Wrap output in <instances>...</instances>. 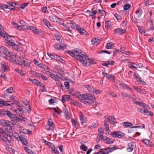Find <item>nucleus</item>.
I'll list each match as a JSON object with an SVG mask.
<instances>
[{"label":"nucleus","mask_w":154,"mask_h":154,"mask_svg":"<svg viewBox=\"0 0 154 154\" xmlns=\"http://www.w3.org/2000/svg\"><path fill=\"white\" fill-rule=\"evenodd\" d=\"M111 135L113 137L121 138L124 136L125 134L121 132L114 131L111 134Z\"/></svg>","instance_id":"obj_6"},{"label":"nucleus","mask_w":154,"mask_h":154,"mask_svg":"<svg viewBox=\"0 0 154 154\" xmlns=\"http://www.w3.org/2000/svg\"><path fill=\"white\" fill-rule=\"evenodd\" d=\"M22 26H26L27 29L31 30L35 34L40 35L41 37H43L45 34L43 31L40 29H37L36 28L33 26H27L26 25V23L23 20H21L19 22Z\"/></svg>","instance_id":"obj_2"},{"label":"nucleus","mask_w":154,"mask_h":154,"mask_svg":"<svg viewBox=\"0 0 154 154\" xmlns=\"http://www.w3.org/2000/svg\"><path fill=\"white\" fill-rule=\"evenodd\" d=\"M85 86L90 92L93 93L94 92V88L89 85H85Z\"/></svg>","instance_id":"obj_25"},{"label":"nucleus","mask_w":154,"mask_h":154,"mask_svg":"<svg viewBox=\"0 0 154 154\" xmlns=\"http://www.w3.org/2000/svg\"><path fill=\"white\" fill-rule=\"evenodd\" d=\"M72 123L73 125H74L76 128H78L79 127V125L78 122L76 121L75 120H72Z\"/></svg>","instance_id":"obj_38"},{"label":"nucleus","mask_w":154,"mask_h":154,"mask_svg":"<svg viewBox=\"0 0 154 154\" xmlns=\"http://www.w3.org/2000/svg\"><path fill=\"white\" fill-rule=\"evenodd\" d=\"M98 13L99 14L102 16L106 14V12L104 10L99 9L98 10Z\"/></svg>","instance_id":"obj_54"},{"label":"nucleus","mask_w":154,"mask_h":154,"mask_svg":"<svg viewBox=\"0 0 154 154\" xmlns=\"http://www.w3.org/2000/svg\"><path fill=\"white\" fill-rule=\"evenodd\" d=\"M102 74L108 79L112 81L114 80V76L113 75H109L104 72H102Z\"/></svg>","instance_id":"obj_12"},{"label":"nucleus","mask_w":154,"mask_h":154,"mask_svg":"<svg viewBox=\"0 0 154 154\" xmlns=\"http://www.w3.org/2000/svg\"><path fill=\"white\" fill-rule=\"evenodd\" d=\"M80 120L82 125L84 126H85L86 125V119L84 115L80 112L79 115Z\"/></svg>","instance_id":"obj_7"},{"label":"nucleus","mask_w":154,"mask_h":154,"mask_svg":"<svg viewBox=\"0 0 154 154\" xmlns=\"http://www.w3.org/2000/svg\"><path fill=\"white\" fill-rule=\"evenodd\" d=\"M24 104L27 106L26 107L27 109L26 108V110L28 112L29 111H30V106L29 105V102L26 100H25L23 102Z\"/></svg>","instance_id":"obj_39"},{"label":"nucleus","mask_w":154,"mask_h":154,"mask_svg":"<svg viewBox=\"0 0 154 154\" xmlns=\"http://www.w3.org/2000/svg\"><path fill=\"white\" fill-rule=\"evenodd\" d=\"M67 45L66 44H63L60 45L56 43L54 45V47L56 49L63 50L65 49Z\"/></svg>","instance_id":"obj_10"},{"label":"nucleus","mask_w":154,"mask_h":154,"mask_svg":"<svg viewBox=\"0 0 154 154\" xmlns=\"http://www.w3.org/2000/svg\"><path fill=\"white\" fill-rule=\"evenodd\" d=\"M67 53L70 55L71 56H72L74 58H78L79 59L81 60V59H82L83 58L82 57H79L78 55H75V53L72 52L70 51H67Z\"/></svg>","instance_id":"obj_16"},{"label":"nucleus","mask_w":154,"mask_h":154,"mask_svg":"<svg viewBox=\"0 0 154 154\" xmlns=\"http://www.w3.org/2000/svg\"><path fill=\"white\" fill-rule=\"evenodd\" d=\"M2 105L5 106H11L13 104L10 100L5 101L4 100H0V106H1Z\"/></svg>","instance_id":"obj_13"},{"label":"nucleus","mask_w":154,"mask_h":154,"mask_svg":"<svg viewBox=\"0 0 154 154\" xmlns=\"http://www.w3.org/2000/svg\"><path fill=\"white\" fill-rule=\"evenodd\" d=\"M135 104L139 105L140 106L144 108L146 107V105L144 103L141 101H135Z\"/></svg>","instance_id":"obj_29"},{"label":"nucleus","mask_w":154,"mask_h":154,"mask_svg":"<svg viewBox=\"0 0 154 154\" xmlns=\"http://www.w3.org/2000/svg\"><path fill=\"white\" fill-rule=\"evenodd\" d=\"M38 66L39 67L47 70H48L49 69V68L48 66L42 63H40L39 64H38Z\"/></svg>","instance_id":"obj_32"},{"label":"nucleus","mask_w":154,"mask_h":154,"mask_svg":"<svg viewBox=\"0 0 154 154\" xmlns=\"http://www.w3.org/2000/svg\"><path fill=\"white\" fill-rule=\"evenodd\" d=\"M7 130L8 131V132H12V127L10 125H8V126H7Z\"/></svg>","instance_id":"obj_61"},{"label":"nucleus","mask_w":154,"mask_h":154,"mask_svg":"<svg viewBox=\"0 0 154 154\" xmlns=\"http://www.w3.org/2000/svg\"><path fill=\"white\" fill-rule=\"evenodd\" d=\"M17 55L16 54L12 52H10L9 53L8 56L9 57H11L12 58H16V57Z\"/></svg>","instance_id":"obj_50"},{"label":"nucleus","mask_w":154,"mask_h":154,"mask_svg":"<svg viewBox=\"0 0 154 154\" xmlns=\"http://www.w3.org/2000/svg\"><path fill=\"white\" fill-rule=\"evenodd\" d=\"M20 141L23 143V144H24L25 146L27 145L28 144L27 141L26 139L21 137V138H20Z\"/></svg>","instance_id":"obj_30"},{"label":"nucleus","mask_w":154,"mask_h":154,"mask_svg":"<svg viewBox=\"0 0 154 154\" xmlns=\"http://www.w3.org/2000/svg\"><path fill=\"white\" fill-rule=\"evenodd\" d=\"M50 77L56 81H57V79L56 78L55 74L51 73Z\"/></svg>","instance_id":"obj_60"},{"label":"nucleus","mask_w":154,"mask_h":154,"mask_svg":"<svg viewBox=\"0 0 154 154\" xmlns=\"http://www.w3.org/2000/svg\"><path fill=\"white\" fill-rule=\"evenodd\" d=\"M106 116H105V118H106L108 121L110 122L111 124L115 125L117 123V122L116 121V119L114 117V116H107V117H106Z\"/></svg>","instance_id":"obj_8"},{"label":"nucleus","mask_w":154,"mask_h":154,"mask_svg":"<svg viewBox=\"0 0 154 154\" xmlns=\"http://www.w3.org/2000/svg\"><path fill=\"white\" fill-rule=\"evenodd\" d=\"M115 149V148L114 147H107V148L105 149V150L106 152H111L113 151V150Z\"/></svg>","instance_id":"obj_41"},{"label":"nucleus","mask_w":154,"mask_h":154,"mask_svg":"<svg viewBox=\"0 0 154 154\" xmlns=\"http://www.w3.org/2000/svg\"><path fill=\"white\" fill-rule=\"evenodd\" d=\"M25 150L29 154H36L35 153L32 151L29 148L25 147L24 148Z\"/></svg>","instance_id":"obj_44"},{"label":"nucleus","mask_w":154,"mask_h":154,"mask_svg":"<svg viewBox=\"0 0 154 154\" xmlns=\"http://www.w3.org/2000/svg\"><path fill=\"white\" fill-rule=\"evenodd\" d=\"M43 20L48 27V26H50V24L49 22L46 19L44 18L43 19Z\"/></svg>","instance_id":"obj_52"},{"label":"nucleus","mask_w":154,"mask_h":154,"mask_svg":"<svg viewBox=\"0 0 154 154\" xmlns=\"http://www.w3.org/2000/svg\"><path fill=\"white\" fill-rule=\"evenodd\" d=\"M135 65H136V66H135V69L139 71H142L143 68V65L142 64L138 63H135Z\"/></svg>","instance_id":"obj_19"},{"label":"nucleus","mask_w":154,"mask_h":154,"mask_svg":"<svg viewBox=\"0 0 154 154\" xmlns=\"http://www.w3.org/2000/svg\"><path fill=\"white\" fill-rule=\"evenodd\" d=\"M76 29L82 35H87L88 34V33L86 32L85 30L83 28L79 27L78 25H75Z\"/></svg>","instance_id":"obj_9"},{"label":"nucleus","mask_w":154,"mask_h":154,"mask_svg":"<svg viewBox=\"0 0 154 154\" xmlns=\"http://www.w3.org/2000/svg\"><path fill=\"white\" fill-rule=\"evenodd\" d=\"M131 6V5L129 4H126L124 6V9L125 10H127L129 9Z\"/></svg>","instance_id":"obj_59"},{"label":"nucleus","mask_w":154,"mask_h":154,"mask_svg":"<svg viewBox=\"0 0 154 154\" xmlns=\"http://www.w3.org/2000/svg\"><path fill=\"white\" fill-rule=\"evenodd\" d=\"M0 140L2 142H4L6 144L10 143V141L7 138L5 139V138L3 137H1V135L0 134Z\"/></svg>","instance_id":"obj_36"},{"label":"nucleus","mask_w":154,"mask_h":154,"mask_svg":"<svg viewBox=\"0 0 154 154\" xmlns=\"http://www.w3.org/2000/svg\"><path fill=\"white\" fill-rule=\"evenodd\" d=\"M8 111L4 109H2L0 110V116H7V112Z\"/></svg>","instance_id":"obj_35"},{"label":"nucleus","mask_w":154,"mask_h":154,"mask_svg":"<svg viewBox=\"0 0 154 154\" xmlns=\"http://www.w3.org/2000/svg\"><path fill=\"white\" fill-rule=\"evenodd\" d=\"M45 144H46L47 145L50 146L51 149V148H53V147L54 146V145H53L52 143L46 140L45 141Z\"/></svg>","instance_id":"obj_51"},{"label":"nucleus","mask_w":154,"mask_h":154,"mask_svg":"<svg viewBox=\"0 0 154 154\" xmlns=\"http://www.w3.org/2000/svg\"><path fill=\"white\" fill-rule=\"evenodd\" d=\"M49 18L53 22H57L59 24L61 23L62 22V21L60 18L53 14L49 16Z\"/></svg>","instance_id":"obj_5"},{"label":"nucleus","mask_w":154,"mask_h":154,"mask_svg":"<svg viewBox=\"0 0 154 154\" xmlns=\"http://www.w3.org/2000/svg\"><path fill=\"white\" fill-rule=\"evenodd\" d=\"M7 116H8L14 123H15L20 120V119L15 114L11 113L10 112L8 111Z\"/></svg>","instance_id":"obj_3"},{"label":"nucleus","mask_w":154,"mask_h":154,"mask_svg":"<svg viewBox=\"0 0 154 154\" xmlns=\"http://www.w3.org/2000/svg\"><path fill=\"white\" fill-rule=\"evenodd\" d=\"M125 29H123L121 28H118L115 30V32L119 35H120L125 33Z\"/></svg>","instance_id":"obj_17"},{"label":"nucleus","mask_w":154,"mask_h":154,"mask_svg":"<svg viewBox=\"0 0 154 154\" xmlns=\"http://www.w3.org/2000/svg\"><path fill=\"white\" fill-rule=\"evenodd\" d=\"M114 45L112 42L108 43L106 46L105 48L107 49H112L113 48Z\"/></svg>","instance_id":"obj_28"},{"label":"nucleus","mask_w":154,"mask_h":154,"mask_svg":"<svg viewBox=\"0 0 154 154\" xmlns=\"http://www.w3.org/2000/svg\"><path fill=\"white\" fill-rule=\"evenodd\" d=\"M12 134L13 135V136L15 138V139L19 141V140L20 139V138H21V137H20L19 134L15 132L14 131H12Z\"/></svg>","instance_id":"obj_33"},{"label":"nucleus","mask_w":154,"mask_h":154,"mask_svg":"<svg viewBox=\"0 0 154 154\" xmlns=\"http://www.w3.org/2000/svg\"><path fill=\"white\" fill-rule=\"evenodd\" d=\"M117 83L121 87V88H124V89H126L132 91V89L128 87V85L126 84L122 83V82L119 80L117 82Z\"/></svg>","instance_id":"obj_11"},{"label":"nucleus","mask_w":154,"mask_h":154,"mask_svg":"<svg viewBox=\"0 0 154 154\" xmlns=\"http://www.w3.org/2000/svg\"><path fill=\"white\" fill-rule=\"evenodd\" d=\"M97 13V11L96 10L89 11V14L90 16H93L96 14Z\"/></svg>","instance_id":"obj_53"},{"label":"nucleus","mask_w":154,"mask_h":154,"mask_svg":"<svg viewBox=\"0 0 154 154\" xmlns=\"http://www.w3.org/2000/svg\"><path fill=\"white\" fill-rule=\"evenodd\" d=\"M138 30H139V32L141 34H144L146 32L145 30V29H142L141 27H139Z\"/></svg>","instance_id":"obj_57"},{"label":"nucleus","mask_w":154,"mask_h":154,"mask_svg":"<svg viewBox=\"0 0 154 154\" xmlns=\"http://www.w3.org/2000/svg\"><path fill=\"white\" fill-rule=\"evenodd\" d=\"M1 123L3 126L7 127L10 125V122L6 120H3L1 121Z\"/></svg>","instance_id":"obj_26"},{"label":"nucleus","mask_w":154,"mask_h":154,"mask_svg":"<svg viewBox=\"0 0 154 154\" xmlns=\"http://www.w3.org/2000/svg\"><path fill=\"white\" fill-rule=\"evenodd\" d=\"M6 92L7 93L11 94L14 91V89L13 88L10 87L6 90Z\"/></svg>","instance_id":"obj_40"},{"label":"nucleus","mask_w":154,"mask_h":154,"mask_svg":"<svg viewBox=\"0 0 154 154\" xmlns=\"http://www.w3.org/2000/svg\"><path fill=\"white\" fill-rule=\"evenodd\" d=\"M23 61L22 65L28 68L30 67V65L29 64V62L27 60H23Z\"/></svg>","instance_id":"obj_31"},{"label":"nucleus","mask_w":154,"mask_h":154,"mask_svg":"<svg viewBox=\"0 0 154 154\" xmlns=\"http://www.w3.org/2000/svg\"><path fill=\"white\" fill-rule=\"evenodd\" d=\"M135 13L137 16V17L139 18V17L142 14V11L141 9H139L135 12Z\"/></svg>","instance_id":"obj_43"},{"label":"nucleus","mask_w":154,"mask_h":154,"mask_svg":"<svg viewBox=\"0 0 154 154\" xmlns=\"http://www.w3.org/2000/svg\"><path fill=\"white\" fill-rule=\"evenodd\" d=\"M103 139L106 143L108 144L111 143V142L110 141V139L107 137L105 136L103 137Z\"/></svg>","instance_id":"obj_42"},{"label":"nucleus","mask_w":154,"mask_h":154,"mask_svg":"<svg viewBox=\"0 0 154 154\" xmlns=\"http://www.w3.org/2000/svg\"><path fill=\"white\" fill-rule=\"evenodd\" d=\"M87 97V100H90L94 101L95 100V97L91 94L88 95V97Z\"/></svg>","instance_id":"obj_45"},{"label":"nucleus","mask_w":154,"mask_h":154,"mask_svg":"<svg viewBox=\"0 0 154 154\" xmlns=\"http://www.w3.org/2000/svg\"><path fill=\"white\" fill-rule=\"evenodd\" d=\"M94 101L90 100H86L84 103L86 104H92L94 103Z\"/></svg>","instance_id":"obj_47"},{"label":"nucleus","mask_w":154,"mask_h":154,"mask_svg":"<svg viewBox=\"0 0 154 154\" xmlns=\"http://www.w3.org/2000/svg\"><path fill=\"white\" fill-rule=\"evenodd\" d=\"M142 141L144 143L147 145L148 146L150 145V141L149 140L146 139H144L142 140Z\"/></svg>","instance_id":"obj_46"},{"label":"nucleus","mask_w":154,"mask_h":154,"mask_svg":"<svg viewBox=\"0 0 154 154\" xmlns=\"http://www.w3.org/2000/svg\"><path fill=\"white\" fill-rule=\"evenodd\" d=\"M135 76L137 81L139 84L143 85H145L146 84V82L142 79L139 75H137L136 76L135 75Z\"/></svg>","instance_id":"obj_15"},{"label":"nucleus","mask_w":154,"mask_h":154,"mask_svg":"<svg viewBox=\"0 0 154 154\" xmlns=\"http://www.w3.org/2000/svg\"><path fill=\"white\" fill-rule=\"evenodd\" d=\"M102 149H100V151L97 152V154H109V152H104V151H102V150H102Z\"/></svg>","instance_id":"obj_64"},{"label":"nucleus","mask_w":154,"mask_h":154,"mask_svg":"<svg viewBox=\"0 0 154 154\" xmlns=\"http://www.w3.org/2000/svg\"><path fill=\"white\" fill-rule=\"evenodd\" d=\"M9 100H11L10 101L13 104H15L18 102V100H15V97L13 95H11L9 97Z\"/></svg>","instance_id":"obj_22"},{"label":"nucleus","mask_w":154,"mask_h":154,"mask_svg":"<svg viewBox=\"0 0 154 154\" xmlns=\"http://www.w3.org/2000/svg\"><path fill=\"white\" fill-rule=\"evenodd\" d=\"M134 144L132 142H130L128 144V146L127 149V151L129 152L131 151L134 149Z\"/></svg>","instance_id":"obj_21"},{"label":"nucleus","mask_w":154,"mask_h":154,"mask_svg":"<svg viewBox=\"0 0 154 154\" xmlns=\"http://www.w3.org/2000/svg\"><path fill=\"white\" fill-rule=\"evenodd\" d=\"M1 70L0 72L1 73H3L6 70V64L5 63H1Z\"/></svg>","instance_id":"obj_23"},{"label":"nucleus","mask_w":154,"mask_h":154,"mask_svg":"<svg viewBox=\"0 0 154 154\" xmlns=\"http://www.w3.org/2000/svg\"><path fill=\"white\" fill-rule=\"evenodd\" d=\"M29 80L32 82V83L35 85L42 86V84L39 82L38 80L35 79H29Z\"/></svg>","instance_id":"obj_20"},{"label":"nucleus","mask_w":154,"mask_h":154,"mask_svg":"<svg viewBox=\"0 0 154 154\" xmlns=\"http://www.w3.org/2000/svg\"><path fill=\"white\" fill-rule=\"evenodd\" d=\"M0 50H1V52H2L6 56H8V54L10 53V51H8V49L4 46L0 47Z\"/></svg>","instance_id":"obj_14"},{"label":"nucleus","mask_w":154,"mask_h":154,"mask_svg":"<svg viewBox=\"0 0 154 154\" xmlns=\"http://www.w3.org/2000/svg\"><path fill=\"white\" fill-rule=\"evenodd\" d=\"M144 114L150 116H152L153 115V113L151 111H149L147 109H144Z\"/></svg>","instance_id":"obj_34"},{"label":"nucleus","mask_w":154,"mask_h":154,"mask_svg":"<svg viewBox=\"0 0 154 154\" xmlns=\"http://www.w3.org/2000/svg\"><path fill=\"white\" fill-rule=\"evenodd\" d=\"M114 16L118 20H120L122 19V17L121 16L118 15L117 14H115L114 15Z\"/></svg>","instance_id":"obj_63"},{"label":"nucleus","mask_w":154,"mask_h":154,"mask_svg":"<svg viewBox=\"0 0 154 154\" xmlns=\"http://www.w3.org/2000/svg\"><path fill=\"white\" fill-rule=\"evenodd\" d=\"M15 71H16L17 72L20 74L21 75H25V74L23 73V71L21 69H15Z\"/></svg>","instance_id":"obj_55"},{"label":"nucleus","mask_w":154,"mask_h":154,"mask_svg":"<svg viewBox=\"0 0 154 154\" xmlns=\"http://www.w3.org/2000/svg\"><path fill=\"white\" fill-rule=\"evenodd\" d=\"M55 73L56 78L57 79V81H59L60 78L63 77V75H62L59 72H55Z\"/></svg>","instance_id":"obj_37"},{"label":"nucleus","mask_w":154,"mask_h":154,"mask_svg":"<svg viewBox=\"0 0 154 154\" xmlns=\"http://www.w3.org/2000/svg\"><path fill=\"white\" fill-rule=\"evenodd\" d=\"M76 54L75 55H78L79 57H80L83 58V59L81 60L79 59L78 58H75L77 60L79 61L80 62L83 64L84 66H86L88 63H89V65L93 64V63L91 62L88 58V56L82 54V51L79 49L76 48L74 50Z\"/></svg>","instance_id":"obj_1"},{"label":"nucleus","mask_w":154,"mask_h":154,"mask_svg":"<svg viewBox=\"0 0 154 154\" xmlns=\"http://www.w3.org/2000/svg\"><path fill=\"white\" fill-rule=\"evenodd\" d=\"M80 148L82 150L84 151H86L88 149V147L86 146L83 144L81 145V146H80Z\"/></svg>","instance_id":"obj_48"},{"label":"nucleus","mask_w":154,"mask_h":154,"mask_svg":"<svg viewBox=\"0 0 154 154\" xmlns=\"http://www.w3.org/2000/svg\"><path fill=\"white\" fill-rule=\"evenodd\" d=\"M80 97L82 98L83 99V100H85V101H86V100H87V97H88V95H85V94H81L80 95Z\"/></svg>","instance_id":"obj_62"},{"label":"nucleus","mask_w":154,"mask_h":154,"mask_svg":"<svg viewBox=\"0 0 154 154\" xmlns=\"http://www.w3.org/2000/svg\"><path fill=\"white\" fill-rule=\"evenodd\" d=\"M70 99V96L69 95H64L62 96V100L63 102L69 101Z\"/></svg>","instance_id":"obj_24"},{"label":"nucleus","mask_w":154,"mask_h":154,"mask_svg":"<svg viewBox=\"0 0 154 154\" xmlns=\"http://www.w3.org/2000/svg\"><path fill=\"white\" fill-rule=\"evenodd\" d=\"M19 106V108L14 109V112H16L18 115L21 116L23 113L24 112H26V108H25L23 105H18Z\"/></svg>","instance_id":"obj_4"},{"label":"nucleus","mask_w":154,"mask_h":154,"mask_svg":"<svg viewBox=\"0 0 154 154\" xmlns=\"http://www.w3.org/2000/svg\"><path fill=\"white\" fill-rule=\"evenodd\" d=\"M112 27L111 22L110 20L106 21L105 23V27L107 30H109Z\"/></svg>","instance_id":"obj_18"},{"label":"nucleus","mask_w":154,"mask_h":154,"mask_svg":"<svg viewBox=\"0 0 154 154\" xmlns=\"http://www.w3.org/2000/svg\"><path fill=\"white\" fill-rule=\"evenodd\" d=\"M2 134V137H3L5 138V139H7L8 137V134L6 133L5 131Z\"/></svg>","instance_id":"obj_56"},{"label":"nucleus","mask_w":154,"mask_h":154,"mask_svg":"<svg viewBox=\"0 0 154 154\" xmlns=\"http://www.w3.org/2000/svg\"><path fill=\"white\" fill-rule=\"evenodd\" d=\"M91 42L93 44H98L99 42V39H97L96 38H94L91 40Z\"/></svg>","instance_id":"obj_49"},{"label":"nucleus","mask_w":154,"mask_h":154,"mask_svg":"<svg viewBox=\"0 0 154 154\" xmlns=\"http://www.w3.org/2000/svg\"><path fill=\"white\" fill-rule=\"evenodd\" d=\"M101 92L102 91L101 90H96L95 89H94V91L93 93L94 94H95L97 95V94H100Z\"/></svg>","instance_id":"obj_58"},{"label":"nucleus","mask_w":154,"mask_h":154,"mask_svg":"<svg viewBox=\"0 0 154 154\" xmlns=\"http://www.w3.org/2000/svg\"><path fill=\"white\" fill-rule=\"evenodd\" d=\"M122 125L125 128H128L133 125V124L131 122H124L122 123Z\"/></svg>","instance_id":"obj_27"}]
</instances>
